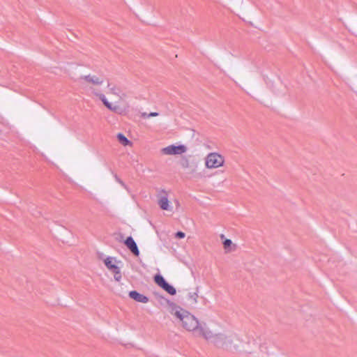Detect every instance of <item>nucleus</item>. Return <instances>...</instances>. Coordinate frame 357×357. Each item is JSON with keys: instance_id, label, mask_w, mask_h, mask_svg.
Instances as JSON below:
<instances>
[{"instance_id": "1", "label": "nucleus", "mask_w": 357, "mask_h": 357, "mask_svg": "<svg viewBox=\"0 0 357 357\" xmlns=\"http://www.w3.org/2000/svg\"><path fill=\"white\" fill-rule=\"evenodd\" d=\"M162 298L168 304L169 312L182 322L183 327L185 330L192 331L196 335L202 337H203L202 329L208 330L205 323H199L198 319L189 312L164 297H162Z\"/></svg>"}, {"instance_id": "2", "label": "nucleus", "mask_w": 357, "mask_h": 357, "mask_svg": "<svg viewBox=\"0 0 357 357\" xmlns=\"http://www.w3.org/2000/svg\"><path fill=\"white\" fill-rule=\"evenodd\" d=\"M202 330L203 337L209 343L213 344L215 347L231 351H237L238 349L240 340L235 333H215L209 328L208 330Z\"/></svg>"}, {"instance_id": "3", "label": "nucleus", "mask_w": 357, "mask_h": 357, "mask_svg": "<svg viewBox=\"0 0 357 357\" xmlns=\"http://www.w3.org/2000/svg\"><path fill=\"white\" fill-rule=\"evenodd\" d=\"M178 164L183 169H188V174H195V177L200 178L202 176L201 174L196 173L198 167V160L192 158L191 155L182 156L179 160Z\"/></svg>"}, {"instance_id": "4", "label": "nucleus", "mask_w": 357, "mask_h": 357, "mask_svg": "<svg viewBox=\"0 0 357 357\" xmlns=\"http://www.w3.org/2000/svg\"><path fill=\"white\" fill-rule=\"evenodd\" d=\"M222 156L217 153H209L206 158V166L208 169L218 168L223 165Z\"/></svg>"}, {"instance_id": "5", "label": "nucleus", "mask_w": 357, "mask_h": 357, "mask_svg": "<svg viewBox=\"0 0 357 357\" xmlns=\"http://www.w3.org/2000/svg\"><path fill=\"white\" fill-rule=\"evenodd\" d=\"M154 282L162 289L166 291L168 294L174 296L176 294V289L169 284L164 277L160 274H157L154 276Z\"/></svg>"}, {"instance_id": "6", "label": "nucleus", "mask_w": 357, "mask_h": 357, "mask_svg": "<svg viewBox=\"0 0 357 357\" xmlns=\"http://www.w3.org/2000/svg\"><path fill=\"white\" fill-rule=\"evenodd\" d=\"M187 147L185 145H169L163 148L161 152L165 155H181L187 151Z\"/></svg>"}, {"instance_id": "7", "label": "nucleus", "mask_w": 357, "mask_h": 357, "mask_svg": "<svg viewBox=\"0 0 357 357\" xmlns=\"http://www.w3.org/2000/svg\"><path fill=\"white\" fill-rule=\"evenodd\" d=\"M93 93H94V95H96V96H98L99 98V99L102 102L103 105L107 109H109V110H111L112 112H118V111L119 109V107L117 105H113L111 102H109L107 100V98L104 94L100 93L95 90L93 91Z\"/></svg>"}, {"instance_id": "8", "label": "nucleus", "mask_w": 357, "mask_h": 357, "mask_svg": "<svg viewBox=\"0 0 357 357\" xmlns=\"http://www.w3.org/2000/svg\"><path fill=\"white\" fill-rule=\"evenodd\" d=\"M124 244L135 256L138 257L139 255V250L137 243L132 236L127 237L124 241Z\"/></svg>"}, {"instance_id": "9", "label": "nucleus", "mask_w": 357, "mask_h": 357, "mask_svg": "<svg viewBox=\"0 0 357 357\" xmlns=\"http://www.w3.org/2000/svg\"><path fill=\"white\" fill-rule=\"evenodd\" d=\"M161 193H162L164 195L161 196L158 199V204L159 206L162 209L165 211H171L172 208L169 206V200L167 199V192L165 190H161Z\"/></svg>"}, {"instance_id": "10", "label": "nucleus", "mask_w": 357, "mask_h": 357, "mask_svg": "<svg viewBox=\"0 0 357 357\" xmlns=\"http://www.w3.org/2000/svg\"><path fill=\"white\" fill-rule=\"evenodd\" d=\"M129 296L132 299L142 303H146L149 302V299L147 296L139 294L137 291H131L129 292Z\"/></svg>"}, {"instance_id": "11", "label": "nucleus", "mask_w": 357, "mask_h": 357, "mask_svg": "<svg viewBox=\"0 0 357 357\" xmlns=\"http://www.w3.org/2000/svg\"><path fill=\"white\" fill-rule=\"evenodd\" d=\"M79 79L85 80L86 82L91 83L93 85H100L103 83V79L96 75H84L81 76Z\"/></svg>"}, {"instance_id": "12", "label": "nucleus", "mask_w": 357, "mask_h": 357, "mask_svg": "<svg viewBox=\"0 0 357 357\" xmlns=\"http://www.w3.org/2000/svg\"><path fill=\"white\" fill-rule=\"evenodd\" d=\"M114 261H116V259L112 257H108L104 260L106 267L112 272L119 268V266L113 263Z\"/></svg>"}, {"instance_id": "13", "label": "nucleus", "mask_w": 357, "mask_h": 357, "mask_svg": "<svg viewBox=\"0 0 357 357\" xmlns=\"http://www.w3.org/2000/svg\"><path fill=\"white\" fill-rule=\"evenodd\" d=\"M107 88L111 93L117 96L119 98H122V96H121V89L119 86L108 82Z\"/></svg>"}, {"instance_id": "14", "label": "nucleus", "mask_w": 357, "mask_h": 357, "mask_svg": "<svg viewBox=\"0 0 357 357\" xmlns=\"http://www.w3.org/2000/svg\"><path fill=\"white\" fill-rule=\"evenodd\" d=\"M117 139L120 144H121L123 146H127L131 144L130 141L127 139L126 137H125L124 135L122 133H119L116 136Z\"/></svg>"}, {"instance_id": "15", "label": "nucleus", "mask_w": 357, "mask_h": 357, "mask_svg": "<svg viewBox=\"0 0 357 357\" xmlns=\"http://www.w3.org/2000/svg\"><path fill=\"white\" fill-rule=\"evenodd\" d=\"M198 289H199V287H197L196 291L190 292L188 294V298L191 301L192 304H195L197 303Z\"/></svg>"}, {"instance_id": "16", "label": "nucleus", "mask_w": 357, "mask_h": 357, "mask_svg": "<svg viewBox=\"0 0 357 357\" xmlns=\"http://www.w3.org/2000/svg\"><path fill=\"white\" fill-rule=\"evenodd\" d=\"M113 273H114V280L117 282H119L121 279V273L119 267L117 268V270H115Z\"/></svg>"}, {"instance_id": "17", "label": "nucleus", "mask_w": 357, "mask_h": 357, "mask_svg": "<svg viewBox=\"0 0 357 357\" xmlns=\"http://www.w3.org/2000/svg\"><path fill=\"white\" fill-rule=\"evenodd\" d=\"M231 244H232V241L230 239H225L223 241V246L225 250H229V248H230Z\"/></svg>"}, {"instance_id": "18", "label": "nucleus", "mask_w": 357, "mask_h": 357, "mask_svg": "<svg viewBox=\"0 0 357 357\" xmlns=\"http://www.w3.org/2000/svg\"><path fill=\"white\" fill-rule=\"evenodd\" d=\"M158 115H159V114H158V112H151V113H149V114H146V113H144V114H143V116H146V117H148V118H149V117H153V116H158Z\"/></svg>"}, {"instance_id": "19", "label": "nucleus", "mask_w": 357, "mask_h": 357, "mask_svg": "<svg viewBox=\"0 0 357 357\" xmlns=\"http://www.w3.org/2000/svg\"><path fill=\"white\" fill-rule=\"evenodd\" d=\"M185 233L183 231H177L175 234V236L178 238H183L185 237Z\"/></svg>"}, {"instance_id": "20", "label": "nucleus", "mask_w": 357, "mask_h": 357, "mask_svg": "<svg viewBox=\"0 0 357 357\" xmlns=\"http://www.w3.org/2000/svg\"><path fill=\"white\" fill-rule=\"evenodd\" d=\"M116 180L118 183H119L122 186L126 187L125 183L121 181L116 175L115 176Z\"/></svg>"}, {"instance_id": "21", "label": "nucleus", "mask_w": 357, "mask_h": 357, "mask_svg": "<svg viewBox=\"0 0 357 357\" xmlns=\"http://www.w3.org/2000/svg\"><path fill=\"white\" fill-rule=\"evenodd\" d=\"M121 96H122L121 99H123L126 97V94L125 93H121Z\"/></svg>"}]
</instances>
